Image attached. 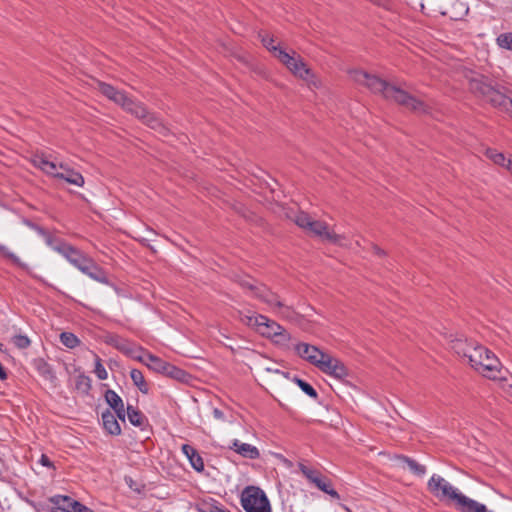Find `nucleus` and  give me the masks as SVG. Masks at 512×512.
<instances>
[{
	"label": "nucleus",
	"instance_id": "obj_1",
	"mask_svg": "<svg viewBox=\"0 0 512 512\" xmlns=\"http://www.w3.org/2000/svg\"><path fill=\"white\" fill-rule=\"evenodd\" d=\"M451 348L467 358L470 367L477 373L491 380H500L502 366L497 356L486 347L467 341L462 335H450Z\"/></svg>",
	"mask_w": 512,
	"mask_h": 512
},
{
	"label": "nucleus",
	"instance_id": "obj_2",
	"mask_svg": "<svg viewBox=\"0 0 512 512\" xmlns=\"http://www.w3.org/2000/svg\"><path fill=\"white\" fill-rule=\"evenodd\" d=\"M347 74L352 81L369 88L374 93L382 95L386 100L395 102L416 112L425 111V106L420 100L409 95L402 89L387 83L376 75L356 67L348 68Z\"/></svg>",
	"mask_w": 512,
	"mask_h": 512
},
{
	"label": "nucleus",
	"instance_id": "obj_3",
	"mask_svg": "<svg viewBox=\"0 0 512 512\" xmlns=\"http://www.w3.org/2000/svg\"><path fill=\"white\" fill-rule=\"evenodd\" d=\"M263 46L295 77L310 84L316 83L313 71L304 59L294 50H286L273 36L265 34L261 38Z\"/></svg>",
	"mask_w": 512,
	"mask_h": 512
},
{
	"label": "nucleus",
	"instance_id": "obj_4",
	"mask_svg": "<svg viewBox=\"0 0 512 512\" xmlns=\"http://www.w3.org/2000/svg\"><path fill=\"white\" fill-rule=\"evenodd\" d=\"M295 351L300 358L330 377L341 380L348 375L346 367L339 359L324 352L315 345L299 343L295 346Z\"/></svg>",
	"mask_w": 512,
	"mask_h": 512
},
{
	"label": "nucleus",
	"instance_id": "obj_5",
	"mask_svg": "<svg viewBox=\"0 0 512 512\" xmlns=\"http://www.w3.org/2000/svg\"><path fill=\"white\" fill-rule=\"evenodd\" d=\"M240 321L280 347H286L291 341V335L284 327L264 315L249 311L241 314Z\"/></svg>",
	"mask_w": 512,
	"mask_h": 512
},
{
	"label": "nucleus",
	"instance_id": "obj_6",
	"mask_svg": "<svg viewBox=\"0 0 512 512\" xmlns=\"http://www.w3.org/2000/svg\"><path fill=\"white\" fill-rule=\"evenodd\" d=\"M287 217L292 218L300 228L304 229L312 236L319 237L323 241L340 247L350 248L346 236L344 234L336 233L325 222L314 220L304 212L297 213L294 217L287 214Z\"/></svg>",
	"mask_w": 512,
	"mask_h": 512
},
{
	"label": "nucleus",
	"instance_id": "obj_7",
	"mask_svg": "<svg viewBox=\"0 0 512 512\" xmlns=\"http://www.w3.org/2000/svg\"><path fill=\"white\" fill-rule=\"evenodd\" d=\"M98 86L101 93L108 99L121 106L124 110L132 113L137 118L143 120L151 128L158 129L162 126L157 117L149 113L141 104L134 102L122 91H119L106 83H99Z\"/></svg>",
	"mask_w": 512,
	"mask_h": 512
},
{
	"label": "nucleus",
	"instance_id": "obj_8",
	"mask_svg": "<svg viewBox=\"0 0 512 512\" xmlns=\"http://www.w3.org/2000/svg\"><path fill=\"white\" fill-rule=\"evenodd\" d=\"M32 163L35 167L39 168L47 175L62 179L67 183L78 187H82L84 185L83 176L63 163L57 164L55 162L49 161L42 155L34 156Z\"/></svg>",
	"mask_w": 512,
	"mask_h": 512
},
{
	"label": "nucleus",
	"instance_id": "obj_9",
	"mask_svg": "<svg viewBox=\"0 0 512 512\" xmlns=\"http://www.w3.org/2000/svg\"><path fill=\"white\" fill-rule=\"evenodd\" d=\"M241 504L246 512H271L270 502L263 490L246 487L241 494Z\"/></svg>",
	"mask_w": 512,
	"mask_h": 512
},
{
	"label": "nucleus",
	"instance_id": "obj_10",
	"mask_svg": "<svg viewBox=\"0 0 512 512\" xmlns=\"http://www.w3.org/2000/svg\"><path fill=\"white\" fill-rule=\"evenodd\" d=\"M145 359L144 365L155 373L163 374L179 381L186 379L187 375L183 370L171 365L152 353L146 355Z\"/></svg>",
	"mask_w": 512,
	"mask_h": 512
},
{
	"label": "nucleus",
	"instance_id": "obj_11",
	"mask_svg": "<svg viewBox=\"0 0 512 512\" xmlns=\"http://www.w3.org/2000/svg\"><path fill=\"white\" fill-rule=\"evenodd\" d=\"M474 89L484 96L490 103L503 111L507 105L506 101L509 100L511 95L505 94L503 91L495 88L487 81H475Z\"/></svg>",
	"mask_w": 512,
	"mask_h": 512
},
{
	"label": "nucleus",
	"instance_id": "obj_12",
	"mask_svg": "<svg viewBox=\"0 0 512 512\" xmlns=\"http://www.w3.org/2000/svg\"><path fill=\"white\" fill-rule=\"evenodd\" d=\"M484 154L496 165L507 170L510 174L512 171V155L506 156L491 148H486Z\"/></svg>",
	"mask_w": 512,
	"mask_h": 512
},
{
	"label": "nucleus",
	"instance_id": "obj_13",
	"mask_svg": "<svg viewBox=\"0 0 512 512\" xmlns=\"http://www.w3.org/2000/svg\"><path fill=\"white\" fill-rule=\"evenodd\" d=\"M231 448L242 457L249 459H257L260 455L257 447L237 439L232 442Z\"/></svg>",
	"mask_w": 512,
	"mask_h": 512
},
{
	"label": "nucleus",
	"instance_id": "obj_14",
	"mask_svg": "<svg viewBox=\"0 0 512 512\" xmlns=\"http://www.w3.org/2000/svg\"><path fill=\"white\" fill-rule=\"evenodd\" d=\"M105 399L109 406L115 411L118 418L123 420L125 419V410L124 403L122 399L118 396V394L112 390H108L105 394Z\"/></svg>",
	"mask_w": 512,
	"mask_h": 512
},
{
	"label": "nucleus",
	"instance_id": "obj_15",
	"mask_svg": "<svg viewBox=\"0 0 512 512\" xmlns=\"http://www.w3.org/2000/svg\"><path fill=\"white\" fill-rule=\"evenodd\" d=\"M182 452L196 471L201 472L204 469V463L201 456L192 446L184 444L182 446Z\"/></svg>",
	"mask_w": 512,
	"mask_h": 512
},
{
	"label": "nucleus",
	"instance_id": "obj_16",
	"mask_svg": "<svg viewBox=\"0 0 512 512\" xmlns=\"http://www.w3.org/2000/svg\"><path fill=\"white\" fill-rule=\"evenodd\" d=\"M102 423L104 429L109 434L119 435L121 433L120 425L111 411H106L102 413Z\"/></svg>",
	"mask_w": 512,
	"mask_h": 512
},
{
	"label": "nucleus",
	"instance_id": "obj_17",
	"mask_svg": "<svg viewBox=\"0 0 512 512\" xmlns=\"http://www.w3.org/2000/svg\"><path fill=\"white\" fill-rule=\"evenodd\" d=\"M52 503L55 506V512H74V504L76 500L67 496H55L52 498Z\"/></svg>",
	"mask_w": 512,
	"mask_h": 512
},
{
	"label": "nucleus",
	"instance_id": "obj_18",
	"mask_svg": "<svg viewBox=\"0 0 512 512\" xmlns=\"http://www.w3.org/2000/svg\"><path fill=\"white\" fill-rule=\"evenodd\" d=\"M130 377L133 384L139 389L143 394L149 393V385L145 380L143 373L138 369H132L130 371Z\"/></svg>",
	"mask_w": 512,
	"mask_h": 512
},
{
	"label": "nucleus",
	"instance_id": "obj_19",
	"mask_svg": "<svg viewBox=\"0 0 512 512\" xmlns=\"http://www.w3.org/2000/svg\"><path fill=\"white\" fill-rule=\"evenodd\" d=\"M196 509L199 512H219L221 507L212 499H203L197 502Z\"/></svg>",
	"mask_w": 512,
	"mask_h": 512
},
{
	"label": "nucleus",
	"instance_id": "obj_20",
	"mask_svg": "<svg viewBox=\"0 0 512 512\" xmlns=\"http://www.w3.org/2000/svg\"><path fill=\"white\" fill-rule=\"evenodd\" d=\"M61 343L69 349H73L80 344V340L76 335L70 332H63L60 334Z\"/></svg>",
	"mask_w": 512,
	"mask_h": 512
},
{
	"label": "nucleus",
	"instance_id": "obj_21",
	"mask_svg": "<svg viewBox=\"0 0 512 512\" xmlns=\"http://www.w3.org/2000/svg\"><path fill=\"white\" fill-rule=\"evenodd\" d=\"M399 460H400V464L404 468H408L412 472L419 474V475H423L425 473V468L423 466L417 464L413 460L404 459V458H401Z\"/></svg>",
	"mask_w": 512,
	"mask_h": 512
},
{
	"label": "nucleus",
	"instance_id": "obj_22",
	"mask_svg": "<svg viewBox=\"0 0 512 512\" xmlns=\"http://www.w3.org/2000/svg\"><path fill=\"white\" fill-rule=\"evenodd\" d=\"M149 354H150V352H148L147 350H145L139 346H134L132 351H129V357H131L132 359H134L142 364H144V361L146 360L145 356L149 355Z\"/></svg>",
	"mask_w": 512,
	"mask_h": 512
},
{
	"label": "nucleus",
	"instance_id": "obj_23",
	"mask_svg": "<svg viewBox=\"0 0 512 512\" xmlns=\"http://www.w3.org/2000/svg\"><path fill=\"white\" fill-rule=\"evenodd\" d=\"M94 359H95L94 373L96 374L98 379L106 380L108 378L107 370L102 365L101 360L97 355L94 356Z\"/></svg>",
	"mask_w": 512,
	"mask_h": 512
},
{
	"label": "nucleus",
	"instance_id": "obj_24",
	"mask_svg": "<svg viewBox=\"0 0 512 512\" xmlns=\"http://www.w3.org/2000/svg\"><path fill=\"white\" fill-rule=\"evenodd\" d=\"M294 381L299 386V388L305 394H307L309 397H311V398H316L317 397V392L315 391V389L310 384H308L307 382H305V381H303L301 379H298V378H295Z\"/></svg>",
	"mask_w": 512,
	"mask_h": 512
},
{
	"label": "nucleus",
	"instance_id": "obj_25",
	"mask_svg": "<svg viewBox=\"0 0 512 512\" xmlns=\"http://www.w3.org/2000/svg\"><path fill=\"white\" fill-rule=\"evenodd\" d=\"M127 416L130 423L133 424L134 426H140L142 424L141 413L131 406L127 408Z\"/></svg>",
	"mask_w": 512,
	"mask_h": 512
},
{
	"label": "nucleus",
	"instance_id": "obj_26",
	"mask_svg": "<svg viewBox=\"0 0 512 512\" xmlns=\"http://www.w3.org/2000/svg\"><path fill=\"white\" fill-rule=\"evenodd\" d=\"M73 263L75 264V266H77V268L79 270H81L83 273H86L88 274L90 277L96 279V280H101L100 277L94 272V270H96L95 267H93L92 265L90 264H82V263H78L76 260H73Z\"/></svg>",
	"mask_w": 512,
	"mask_h": 512
},
{
	"label": "nucleus",
	"instance_id": "obj_27",
	"mask_svg": "<svg viewBox=\"0 0 512 512\" xmlns=\"http://www.w3.org/2000/svg\"><path fill=\"white\" fill-rule=\"evenodd\" d=\"M497 44L505 49H512V33L501 34L497 38Z\"/></svg>",
	"mask_w": 512,
	"mask_h": 512
},
{
	"label": "nucleus",
	"instance_id": "obj_28",
	"mask_svg": "<svg viewBox=\"0 0 512 512\" xmlns=\"http://www.w3.org/2000/svg\"><path fill=\"white\" fill-rule=\"evenodd\" d=\"M12 342L16 347H18L20 349H25L30 345V340L28 339V337H26L24 335L14 336L12 338Z\"/></svg>",
	"mask_w": 512,
	"mask_h": 512
},
{
	"label": "nucleus",
	"instance_id": "obj_29",
	"mask_svg": "<svg viewBox=\"0 0 512 512\" xmlns=\"http://www.w3.org/2000/svg\"><path fill=\"white\" fill-rule=\"evenodd\" d=\"M77 388L83 391H87L90 389V378L85 375H79L77 379Z\"/></svg>",
	"mask_w": 512,
	"mask_h": 512
},
{
	"label": "nucleus",
	"instance_id": "obj_30",
	"mask_svg": "<svg viewBox=\"0 0 512 512\" xmlns=\"http://www.w3.org/2000/svg\"><path fill=\"white\" fill-rule=\"evenodd\" d=\"M468 12V7H466L464 4L460 3L458 5V9L455 12L450 13V17L453 19H459L463 16H465Z\"/></svg>",
	"mask_w": 512,
	"mask_h": 512
},
{
	"label": "nucleus",
	"instance_id": "obj_31",
	"mask_svg": "<svg viewBox=\"0 0 512 512\" xmlns=\"http://www.w3.org/2000/svg\"><path fill=\"white\" fill-rule=\"evenodd\" d=\"M314 483L317 485V487L319 489H321L322 491H328V488L330 487L329 484L325 481H323L322 479L320 478H316L314 479Z\"/></svg>",
	"mask_w": 512,
	"mask_h": 512
},
{
	"label": "nucleus",
	"instance_id": "obj_32",
	"mask_svg": "<svg viewBox=\"0 0 512 512\" xmlns=\"http://www.w3.org/2000/svg\"><path fill=\"white\" fill-rule=\"evenodd\" d=\"M74 512H94L93 510H91L90 508L84 506L83 504H81L80 502H76V504H74Z\"/></svg>",
	"mask_w": 512,
	"mask_h": 512
},
{
	"label": "nucleus",
	"instance_id": "obj_33",
	"mask_svg": "<svg viewBox=\"0 0 512 512\" xmlns=\"http://www.w3.org/2000/svg\"><path fill=\"white\" fill-rule=\"evenodd\" d=\"M133 347L134 346L130 345L125 341L121 343V346H119V350L129 356V351H132Z\"/></svg>",
	"mask_w": 512,
	"mask_h": 512
},
{
	"label": "nucleus",
	"instance_id": "obj_34",
	"mask_svg": "<svg viewBox=\"0 0 512 512\" xmlns=\"http://www.w3.org/2000/svg\"><path fill=\"white\" fill-rule=\"evenodd\" d=\"M213 417H214L216 420H219V421H225V416H224L223 411H221V410H220V409H218V408H214V409H213Z\"/></svg>",
	"mask_w": 512,
	"mask_h": 512
},
{
	"label": "nucleus",
	"instance_id": "obj_35",
	"mask_svg": "<svg viewBox=\"0 0 512 512\" xmlns=\"http://www.w3.org/2000/svg\"><path fill=\"white\" fill-rule=\"evenodd\" d=\"M304 475H306L310 480L314 482V479L318 478L317 476H314L313 472L306 467L301 468Z\"/></svg>",
	"mask_w": 512,
	"mask_h": 512
},
{
	"label": "nucleus",
	"instance_id": "obj_36",
	"mask_svg": "<svg viewBox=\"0 0 512 512\" xmlns=\"http://www.w3.org/2000/svg\"><path fill=\"white\" fill-rule=\"evenodd\" d=\"M3 253L5 256L9 257L14 263L20 264L19 258L16 255L9 253L6 250H3Z\"/></svg>",
	"mask_w": 512,
	"mask_h": 512
},
{
	"label": "nucleus",
	"instance_id": "obj_37",
	"mask_svg": "<svg viewBox=\"0 0 512 512\" xmlns=\"http://www.w3.org/2000/svg\"><path fill=\"white\" fill-rule=\"evenodd\" d=\"M506 102L507 105L504 111L512 115V94L510 95L509 100H507Z\"/></svg>",
	"mask_w": 512,
	"mask_h": 512
},
{
	"label": "nucleus",
	"instance_id": "obj_38",
	"mask_svg": "<svg viewBox=\"0 0 512 512\" xmlns=\"http://www.w3.org/2000/svg\"><path fill=\"white\" fill-rule=\"evenodd\" d=\"M125 342L124 340L118 339V338H112L110 340V343L113 344L117 349H119V346H121V343Z\"/></svg>",
	"mask_w": 512,
	"mask_h": 512
},
{
	"label": "nucleus",
	"instance_id": "obj_39",
	"mask_svg": "<svg viewBox=\"0 0 512 512\" xmlns=\"http://www.w3.org/2000/svg\"><path fill=\"white\" fill-rule=\"evenodd\" d=\"M125 342L124 340L118 339V338H112L110 340V343L113 344L117 349H119V346H121V343Z\"/></svg>",
	"mask_w": 512,
	"mask_h": 512
},
{
	"label": "nucleus",
	"instance_id": "obj_40",
	"mask_svg": "<svg viewBox=\"0 0 512 512\" xmlns=\"http://www.w3.org/2000/svg\"><path fill=\"white\" fill-rule=\"evenodd\" d=\"M325 492L330 494L331 496H333L335 498H339L338 493L335 490H333L332 488H330V487L328 488V491H325Z\"/></svg>",
	"mask_w": 512,
	"mask_h": 512
},
{
	"label": "nucleus",
	"instance_id": "obj_41",
	"mask_svg": "<svg viewBox=\"0 0 512 512\" xmlns=\"http://www.w3.org/2000/svg\"><path fill=\"white\" fill-rule=\"evenodd\" d=\"M276 457H277V458H279V459H281V460H282V461H283L287 466H290V465H291V463H290L287 459H285L283 456H281V455H276Z\"/></svg>",
	"mask_w": 512,
	"mask_h": 512
},
{
	"label": "nucleus",
	"instance_id": "obj_42",
	"mask_svg": "<svg viewBox=\"0 0 512 512\" xmlns=\"http://www.w3.org/2000/svg\"><path fill=\"white\" fill-rule=\"evenodd\" d=\"M373 249H374V252H375L376 254H378V255H382V254H384L383 250H381V249H380L379 247H377V246H374V248H373Z\"/></svg>",
	"mask_w": 512,
	"mask_h": 512
},
{
	"label": "nucleus",
	"instance_id": "obj_43",
	"mask_svg": "<svg viewBox=\"0 0 512 512\" xmlns=\"http://www.w3.org/2000/svg\"><path fill=\"white\" fill-rule=\"evenodd\" d=\"M41 462H42V464H43V465H46V466H48V465H49V460H48V458H47V457H45V456H42V457H41Z\"/></svg>",
	"mask_w": 512,
	"mask_h": 512
},
{
	"label": "nucleus",
	"instance_id": "obj_44",
	"mask_svg": "<svg viewBox=\"0 0 512 512\" xmlns=\"http://www.w3.org/2000/svg\"><path fill=\"white\" fill-rule=\"evenodd\" d=\"M266 371H267V372H275V373H279V371H278V370L273 371L271 368H266Z\"/></svg>",
	"mask_w": 512,
	"mask_h": 512
},
{
	"label": "nucleus",
	"instance_id": "obj_45",
	"mask_svg": "<svg viewBox=\"0 0 512 512\" xmlns=\"http://www.w3.org/2000/svg\"><path fill=\"white\" fill-rule=\"evenodd\" d=\"M219 512H229V511H227V510H225V509L221 508V509L219 510Z\"/></svg>",
	"mask_w": 512,
	"mask_h": 512
}]
</instances>
